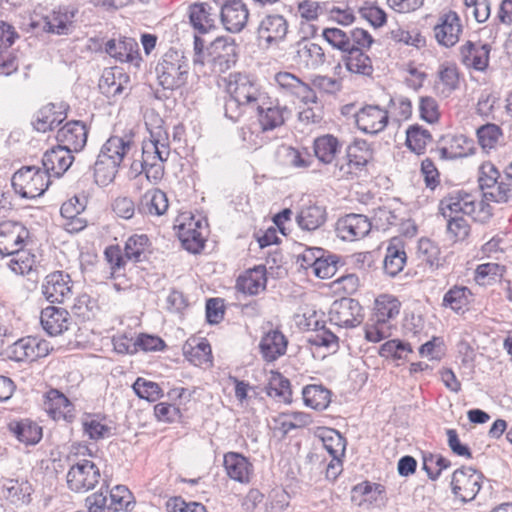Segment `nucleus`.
I'll list each match as a JSON object with an SVG mask.
<instances>
[{
  "label": "nucleus",
  "instance_id": "1",
  "mask_svg": "<svg viewBox=\"0 0 512 512\" xmlns=\"http://www.w3.org/2000/svg\"><path fill=\"white\" fill-rule=\"evenodd\" d=\"M226 89L230 98L224 106L225 116L233 121L240 117L241 107L254 109L258 104H264L268 95L255 80L241 73L229 76Z\"/></svg>",
  "mask_w": 512,
  "mask_h": 512
},
{
  "label": "nucleus",
  "instance_id": "2",
  "mask_svg": "<svg viewBox=\"0 0 512 512\" xmlns=\"http://www.w3.org/2000/svg\"><path fill=\"white\" fill-rule=\"evenodd\" d=\"M133 144L132 134L111 136L103 144L93 168L97 185L107 186L115 179L121 163Z\"/></svg>",
  "mask_w": 512,
  "mask_h": 512
},
{
  "label": "nucleus",
  "instance_id": "3",
  "mask_svg": "<svg viewBox=\"0 0 512 512\" xmlns=\"http://www.w3.org/2000/svg\"><path fill=\"white\" fill-rule=\"evenodd\" d=\"M189 69L185 53L171 48L161 57L155 72L159 85L164 89L175 90L186 84Z\"/></svg>",
  "mask_w": 512,
  "mask_h": 512
},
{
  "label": "nucleus",
  "instance_id": "4",
  "mask_svg": "<svg viewBox=\"0 0 512 512\" xmlns=\"http://www.w3.org/2000/svg\"><path fill=\"white\" fill-rule=\"evenodd\" d=\"M50 177L44 170L36 166H26L12 176V186L22 198L34 199L46 191Z\"/></svg>",
  "mask_w": 512,
  "mask_h": 512
},
{
  "label": "nucleus",
  "instance_id": "5",
  "mask_svg": "<svg viewBox=\"0 0 512 512\" xmlns=\"http://www.w3.org/2000/svg\"><path fill=\"white\" fill-rule=\"evenodd\" d=\"M207 61L214 72H225L237 61V45L231 37H217L207 47Z\"/></svg>",
  "mask_w": 512,
  "mask_h": 512
},
{
  "label": "nucleus",
  "instance_id": "6",
  "mask_svg": "<svg viewBox=\"0 0 512 512\" xmlns=\"http://www.w3.org/2000/svg\"><path fill=\"white\" fill-rule=\"evenodd\" d=\"M482 479V473L471 467L457 469L452 474V492L463 502L472 501L481 489Z\"/></svg>",
  "mask_w": 512,
  "mask_h": 512
},
{
  "label": "nucleus",
  "instance_id": "7",
  "mask_svg": "<svg viewBox=\"0 0 512 512\" xmlns=\"http://www.w3.org/2000/svg\"><path fill=\"white\" fill-rule=\"evenodd\" d=\"M362 307L352 298L335 300L329 309V321L340 328H353L362 322Z\"/></svg>",
  "mask_w": 512,
  "mask_h": 512
},
{
  "label": "nucleus",
  "instance_id": "8",
  "mask_svg": "<svg viewBox=\"0 0 512 512\" xmlns=\"http://www.w3.org/2000/svg\"><path fill=\"white\" fill-rule=\"evenodd\" d=\"M99 479V468L86 459L73 465L67 473L68 487L75 492H86L94 488Z\"/></svg>",
  "mask_w": 512,
  "mask_h": 512
},
{
  "label": "nucleus",
  "instance_id": "9",
  "mask_svg": "<svg viewBox=\"0 0 512 512\" xmlns=\"http://www.w3.org/2000/svg\"><path fill=\"white\" fill-rule=\"evenodd\" d=\"M254 109L257 110L258 123L263 132L282 126L291 115L287 106L280 105L278 100H272L269 95L264 104H258Z\"/></svg>",
  "mask_w": 512,
  "mask_h": 512
},
{
  "label": "nucleus",
  "instance_id": "10",
  "mask_svg": "<svg viewBox=\"0 0 512 512\" xmlns=\"http://www.w3.org/2000/svg\"><path fill=\"white\" fill-rule=\"evenodd\" d=\"M288 32L286 19L281 15H267L257 29V38L262 48L269 49L282 42Z\"/></svg>",
  "mask_w": 512,
  "mask_h": 512
},
{
  "label": "nucleus",
  "instance_id": "11",
  "mask_svg": "<svg viewBox=\"0 0 512 512\" xmlns=\"http://www.w3.org/2000/svg\"><path fill=\"white\" fill-rule=\"evenodd\" d=\"M73 283L68 274L55 271L48 274L42 284V294L50 303H63L72 295Z\"/></svg>",
  "mask_w": 512,
  "mask_h": 512
},
{
  "label": "nucleus",
  "instance_id": "12",
  "mask_svg": "<svg viewBox=\"0 0 512 512\" xmlns=\"http://www.w3.org/2000/svg\"><path fill=\"white\" fill-rule=\"evenodd\" d=\"M170 155V146L165 131L159 129L150 133V139L145 140L142 146V162L145 167L167 161Z\"/></svg>",
  "mask_w": 512,
  "mask_h": 512
},
{
  "label": "nucleus",
  "instance_id": "13",
  "mask_svg": "<svg viewBox=\"0 0 512 512\" xmlns=\"http://www.w3.org/2000/svg\"><path fill=\"white\" fill-rule=\"evenodd\" d=\"M357 127L367 134H378L383 131L389 120L388 111L378 105H366L355 114Z\"/></svg>",
  "mask_w": 512,
  "mask_h": 512
},
{
  "label": "nucleus",
  "instance_id": "14",
  "mask_svg": "<svg viewBox=\"0 0 512 512\" xmlns=\"http://www.w3.org/2000/svg\"><path fill=\"white\" fill-rule=\"evenodd\" d=\"M385 487L369 481L355 485L351 490V502L358 506L381 507L386 503Z\"/></svg>",
  "mask_w": 512,
  "mask_h": 512
},
{
  "label": "nucleus",
  "instance_id": "15",
  "mask_svg": "<svg viewBox=\"0 0 512 512\" xmlns=\"http://www.w3.org/2000/svg\"><path fill=\"white\" fill-rule=\"evenodd\" d=\"M275 82L280 89L295 96L306 105L318 102L314 89L290 72H278L275 75Z\"/></svg>",
  "mask_w": 512,
  "mask_h": 512
},
{
  "label": "nucleus",
  "instance_id": "16",
  "mask_svg": "<svg viewBox=\"0 0 512 512\" xmlns=\"http://www.w3.org/2000/svg\"><path fill=\"white\" fill-rule=\"evenodd\" d=\"M77 13L78 9L74 6H59L43 18V29L57 35H68L74 29Z\"/></svg>",
  "mask_w": 512,
  "mask_h": 512
},
{
  "label": "nucleus",
  "instance_id": "17",
  "mask_svg": "<svg viewBox=\"0 0 512 512\" xmlns=\"http://www.w3.org/2000/svg\"><path fill=\"white\" fill-rule=\"evenodd\" d=\"M88 129L84 122L73 120L67 122L56 134V139L61 146L70 152L81 151L87 142Z\"/></svg>",
  "mask_w": 512,
  "mask_h": 512
},
{
  "label": "nucleus",
  "instance_id": "18",
  "mask_svg": "<svg viewBox=\"0 0 512 512\" xmlns=\"http://www.w3.org/2000/svg\"><path fill=\"white\" fill-rule=\"evenodd\" d=\"M461 33V21L454 11H448L440 15L438 23L434 26L435 38L444 47L454 46L459 41Z\"/></svg>",
  "mask_w": 512,
  "mask_h": 512
},
{
  "label": "nucleus",
  "instance_id": "19",
  "mask_svg": "<svg viewBox=\"0 0 512 512\" xmlns=\"http://www.w3.org/2000/svg\"><path fill=\"white\" fill-rule=\"evenodd\" d=\"M29 237L28 229L21 223L15 221H4L0 223V254L2 256L12 253L16 249L25 246Z\"/></svg>",
  "mask_w": 512,
  "mask_h": 512
},
{
  "label": "nucleus",
  "instance_id": "20",
  "mask_svg": "<svg viewBox=\"0 0 512 512\" xmlns=\"http://www.w3.org/2000/svg\"><path fill=\"white\" fill-rule=\"evenodd\" d=\"M371 230L369 219L361 214H348L336 223V233L344 241H356L365 237Z\"/></svg>",
  "mask_w": 512,
  "mask_h": 512
},
{
  "label": "nucleus",
  "instance_id": "21",
  "mask_svg": "<svg viewBox=\"0 0 512 512\" xmlns=\"http://www.w3.org/2000/svg\"><path fill=\"white\" fill-rule=\"evenodd\" d=\"M43 409L56 421L72 422L75 418L74 405L57 389H50L46 392Z\"/></svg>",
  "mask_w": 512,
  "mask_h": 512
},
{
  "label": "nucleus",
  "instance_id": "22",
  "mask_svg": "<svg viewBox=\"0 0 512 512\" xmlns=\"http://www.w3.org/2000/svg\"><path fill=\"white\" fill-rule=\"evenodd\" d=\"M439 210L444 218L455 215L470 216L476 210V201L471 194L457 192L443 198L440 201Z\"/></svg>",
  "mask_w": 512,
  "mask_h": 512
},
{
  "label": "nucleus",
  "instance_id": "23",
  "mask_svg": "<svg viewBox=\"0 0 512 512\" xmlns=\"http://www.w3.org/2000/svg\"><path fill=\"white\" fill-rule=\"evenodd\" d=\"M73 161L72 152L59 144L44 153L42 165L49 177H60L70 168Z\"/></svg>",
  "mask_w": 512,
  "mask_h": 512
},
{
  "label": "nucleus",
  "instance_id": "24",
  "mask_svg": "<svg viewBox=\"0 0 512 512\" xmlns=\"http://www.w3.org/2000/svg\"><path fill=\"white\" fill-rule=\"evenodd\" d=\"M490 51L489 44L467 41L460 47V61L468 68L484 71L489 64Z\"/></svg>",
  "mask_w": 512,
  "mask_h": 512
},
{
  "label": "nucleus",
  "instance_id": "25",
  "mask_svg": "<svg viewBox=\"0 0 512 512\" xmlns=\"http://www.w3.org/2000/svg\"><path fill=\"white\" fill-rule=\"evenodd\" d=\"M205 227L200 220L191 218L188 222L179 225L178 237L185 250L192 254L199 253L205 244L203 231Z\"/></svg>",
  "mask_w": 512,
  "mask_h": 512
},
{
  "label": "nucleus",
  "instance_id": "26",
  "mask_svg": "<svg viewBox=\"0 0 512 512\" xmlns=\"http://www.w3.org/2000/svg\"><path fill=\"white\" fill-rule=\"evenodd\" d=\"M221 21L225 29L232 33L240 32L246 25L249 12L241 1H226L221 7Z\"/></svg>",
  "mask_w": 512,
  "mask_h": 512
},
{
  "label": "nucleus",
  "instance_id": "27",
  "mask_svg": "<svg viewBox=\"0 0 512 512\" xmlns=\"http://www.w3.org/2000/svg\"><path fill=\"white\" fill-rule=\"evenodd\" d=\"M40 322L47 334L57 336L68 330L71 318L64 308L48 306L42 309Z\"/></svg>",
  "mask_w": 512,
  "mask_h": 512
},
{
  "label": "nucleus",
  "instance_id": "28",
  "mask_svg": "<svg viewBox=\"0 0 512 512\" xmlns=\"http://www.w3.org/2000/svg\"><path fill=\"white\" fill-rule=\"evenodd\" d=\"M224 467L227 475L242 484L250 482L253 465L240 453L228 452L224 455Z\"/></svg>",
  "mask_w": 512,
  "mask_h": 512
},
{
  "label": "nucleus",
  "instance_id": "29",
  "mask_svg": "<svg viewBox=\"0 0 512 512\" xmlns=\"http://www.w3.org/2000/svg\"><path fill=\"white\" fill-rule=\"evenodd\" d=\"M105 51L120 62L138 65L140 60L138 44L132 38L111 39L106 43Z\"/></svg>",
  "mask_w": 512,
  "mask_h": 512
},
{
  "label": "nucleus",
  "instance_id": "30",
  "mask_svg": "<svg viewBox=\"0 0 512 512\" xmlns=\"http://www.w3.org/2000/svg\"><path fill=\"white\" fill-rule=\"evenodd\" d=\"M406 260L404 243L399 238H392L386 249L383 262L384 272L391 277L398 275L403 270Z\"/></svg>",
  "mask_w": 512,
  "mask_h": 512
},
{
  "label": "nucleus",
  "instance_id": "31",
  "mask_svg": "<svg viewBox=\"0 0 512 512\" xmlns=\"http://www.w3.org/2000/svg\"><path fill=\"white\" fill-rule=\"evenodd\" d=\"M168 198L160 189H151L144 193L137 210L142 215L162 216L168 210Z\"/></svg>",
  "mask_w": 512,
  "mask_h": 512
},
{
  "label": "nucleus",
  "instance_id": "32",
  "mask_svg": "<svg viewBox=\"0 0 512 512\" xmlns=\"http://www.w3.org/2000/svg\"><path fill=\"white\" fill-rule=\"evenodd\" d=\"M93 495H101L105 499V505L103 506L102 512H119L127 511L132 504V493L126 486L117 485L109 492L105 493L101 490L99 493Z\"/></svg>",
  "mask_w": 512,
  "mask_h": 512
},
{
  "label": "nucleus",
  "instance_id": "33",
  "mask_svg": "<svg viewBox=\"0 0 512 512\" xmlns=\"http://www.w3.org/2000/svg\"><path fill=\"white\" fill-rule=\"evenodd\" d=\"M66 117L65 111L61 107L51 103L37 112L32 124L35 130L45 133L61 124Z\"/></svg>",
  "mask_w": 512,
  "mask_h": 512
},
{
  "label": "nucleus",
  "instance_id": "34",
  "mask_svg": "<svg viewBox=\"0 0 512 512\" xmlns=\"http://www.w3.org/2000/svg\"><path fill=\"white\" fill-rule=\"evenodd\" d=\"M287 339L282 332L271 330L261 339L259 347L263 358L272 362L284 355L287 349Z\"/></svg>",
  "mask_w": 512,
  "mask_h": 512
},
{
  "label": "nucleus",
  "instance_id": "35",
  "mask_svg": "<svg viewBox=\"0 0 512 512\" xmlns=\"http://www.w3.org/2000/svg\"><path fill=\"white\" fill-rule=\"evenodd\" d=\"M471 290L464 285H454L444 294L442 307L449 308L457 314H462L472 301Z\"/></svg>",
  "mask_w": 512,
  "mask_h": 512
},
{
  "label": "nucleus",
  "instance_id": "36",
  "mask_svg": "<svg viewBox=\"0 0 512 512\" xmlns=\"http://www.w3.org/2000/svg\"><path fill=\"white\" fill-rule=\"evenodd\" d=\"M266 282L265 268L259 266L239 276L236 282V288L244 294L256 295L265 289Z\"/></svg>",
  "mask_w": 512,
  "mask_h": 512
},
{
  "label": "nucleus",
  "instance_id": "37",
  "mask_svg": "<svg viewBox=\"0 0 512 512\" xmlns=\"http://www.w3.org/2000/svg\"><path fill=\"white\" fill-rule=\"evenodd\" d=\"M326 209L317 204H308L301 208L296 221L303 230L312 231L321 227L326 221Z\"/></svg>",
  "mask_w": 512,
  "mask_h": 512
},
{
  "label": "nucleus",
  "instance_id": "38",
  "mask_svg": "<svg viewBox=\"0 0 512 512\" xmlns=\"http://www.w3.org/2000/svg\"><path fill=\"white\" fill-rule=\"evenodd\" d=\"M400 311V302L393 296L383 294L376 298L374 306V314L371 321H375L380 325L395 318Z\"/></svg>",
  "mask_w": 512,
  "mask_h": 512
},
{
  "label": "nucleus",
  "instance_id": "39",
  "mask_svg": "<svg viewBox=\"0 0 512 512\" xmlns=\"http://www.w3.org/2000/svg\"><path fill=\"white\" fill-rule=\"evenodd\" d=\"M127 78L120 71L108 69L102 74L98 86L103 95L109 99L116 100L125 89L122 80L127 81Z\"/></svg>",
  "mask_w": 512,
  "mask_h": 512
},
{
  "label": "nucleus",
  "instance_id": "40",
  "mask_svg": "<svg viewBox=\"0 0 512 512\" xmlns=\"http://www.w3.org/2000/svg\"><path fill=\"white\" fill-rule=\"evenodd\" d=\"M5 256L9 257L6 265L9 269L17 275H25L32 271L35 263L36 256L30 250L25 249L24 246L16 249L12 253Z\"/></svg>",
  "mask_w": 512,
  "mask_h": 512
},
{
  "label": "nucleus",
  "instance_id": "41",
  "mask_svg": "<svg viewBox=\"0 0 512 512\" xmlns=\"http://www.w3.org/2000/svg\"><path fill=\"white\" fill-rule=\"evenodd\" d=\"M459 71L454 64H442L438 71L436 88L444 97H448L459 88Z\"/></svg>",
  "mask_w": 512,
  "mask_h": 512
},
{
  "label": "nucleus",
  "instance_id": "42",
  "mask_svg": "<svg viewBox=\"0 0 512 512\" xmlns=\"http://www.w3.org/2000/svg\"><path fill=\"white\" fill-rule=\"evenodd\" d=\"M206 3H195L189 8V18L193 27L199 33H206L214 27L215 18Z\"/></svg>",
  "mask_w": 512,
  "mask_h": 512
},
{
  "label": "nucleus",
  "instance_id": "43",
  "mask_svg": "<svg viewBox=\"0 0 512 512\" xmlns=\"http://www.w3.org/2000/svg\"><path fill=\"white\" fill-rule=\"evenodd\" d=\"M343 61L348 71L356 74L371 75L373 66L371 59L360 48H351L343 56Z\"/></svg>",
  "mask_w": 512,
  "mask_h": 512
},
{
  "label": "nucleus",
  "instance_id": "44",
  "mask_svg": "<svg viewBox=\"0 0 512 512\" xmlns=\"http://www.w3.org/2000/svg\"><path fill=\"white\" fill-rule=\"evenodd\" d=\"M306 406L315 410H324L331 401V393L322 385H307L302 391Z\"/></svg>",
  "mask_w": 512,
  "mask_h": 512
},
{
  "label": "nucleus",
  "instance_id": "45",
  "mask_svg": "<svg viewBox=\"0 0 512 512\" xmlns=\"http://www.w3.org/2000/svg\"><path fill=\"white\" fill-rule=\"evenodd\" d=\"M299 64L307 69H317L325 63L323 48L316 43H307L297 51Z\"/></svg>",
  "mask_w": 512,
  "mask_h": 512
},
{
  "label": "nucleus",
  "instance_id": "46",
  "mask_svg": "<svg viewBox=\"0 0 512 512\" xmlns=\"http://www.w3.org/2000/svg\"><path fill=\"white\" fill-rule=\"evenodd\" d=\"M340 144L336 137L327 134L320 136L314 141L315 156L325 164H330L339 151Z\"/></svg>",
  "mask_w": 512,
  "mask_h": 512
},
{
  "label": "nucleus",
  "instance_id": "47",
  "mask_svg": "<svg viewBox=\"0 0 512 512\" xmlns=\"http://www.w3.org/2000/svg\"><path fill=\"white\" fill-rule=\"evenodd\" d=\"M324 448L333 457H343L346 449V439L335 429L323 428L318 433Z\"/></svg>",
  "mask_w": 512,
  "mask_h": 512
},
{
  "label": "nucleus",
  "instance_id": "48",
  "mask_svg": "<svg viewBox=\"0 0 512 512\" xmlns=\"http://www.w3.org/2000/svg\"><path fill=\"white\" fill-rule=\"evenodd\" d=\"M81 422L84 434L91 440L104 439L111 434V427L99 415L87 414Z\"/></svg>",
  "mask_w": 512,
  "mask_h": 512
},
{
  "label": "nucleus",
  "instance_id": "49",
  "mask_svg": "<svg viewBox=\"0 0 512 512\" xmlns=\"http://www.w3.org/2000/svg\"><path fill=\"white\" fill-rule=\"evenodd\" d=\"M6 497L12 503L28 504L33 491L31 484L26 480L8 479L4 483Z\"/></svg>",
  "mask_w": 512,
  "mask_h": 512
},
{
  "label": "nucleus",
  "instance_id": "50",
  "mask_svg": "<svg viewBox=\"0 0 512 512\" xmlns=\"http://www.w3.org/2000/svg\"><path fill=\"white\" fill-rule=\"evenodd\" d=\"M184 354L195 366H202L204 364L211 363V346L206 339H201L194 345L192 343H187L184 346Z\"/></svg>",
  "mask_w": 512,
  "mask_h": 512
},
{
  "label": "nucleus",
  "instance_id": "51",
  "mask_svg": "<svg viewBox=\"0 0 512 512\" xmlns=\"http://www.w3.org/2000/svg\"><path fill=\"white\" fill-rule=\"evenodd\" d=\"M466 142L464 136L446 135L439 141L438 151L441 158L456 159L466 155L462 143Z\"/></svg>",
  "mask_w": 512,
  "mask_h": 512
},
{
  "label": "nucleus",
  "instance_id": "52",
  "mask_svg": "<svg viewBox=\"0 0 512 512\" xmlns=\"http://www.w3.org/2000/svg\"><path fill=\"white\" fill-rule=\"evenodd\" d=\"M430 141L431 134L421 126L413 125L406 131V145L416 154H422Z\"/></svg>",
  "mask_w": 512,
  "mask_h": 512
},
{
  "label": "nucleus",
  "instance_id": "53",
  "mask_svg": "<svg viewBox=\"0 0 512 512\" xmlns=\"http://www.w3.org/2000/svg\"><path fill=\"white\" fill-rule=\"evenodd\" d=\"M484 197L497 203L512 201V176L507 173L495 186L484 192Z\"/></svg>",
  "mask_w": 512,
  "mask_h": 512
},
{
  "label": "nucleus",
  "instance_id": "54",
  "mask_svg": "<svg viewBox=\"0 0 512 512\" xmlns=\"http://www.w3.org/2000/svg\"><path fill=\"white\" fill-rule=\"evenodd\" d=\"M149 245V238L145 234L132 235L125 243V258L134 262L142 261Z\"/></svg>",
  "mask_w": 512,
  "mask_h": 512
},
{
  "label": "nucleus",
  "instance_id": "55",
  "mask_svg": "<svg viewBox=\"0 0 512 512\" xmlns=\"http://www.w3.org/2000/svg\"><path fill=\"white\" fill-rule=\"evenodd\" d=\"M132 388L139 398L149 402H155L163 396V391L157 383L146 380L142 377H138L136 379Z\"/></svg>",
  "mask_w": 512,
  "mask_h": 512
},
{
  "label": "nucleus",
  "instance_id": "56",
  "mask_svg": "<svg viewBox=\"0 0 512 512\" xmlns=\"http://www.w3.org/2000/svg\"><path fill=\"white\" fill-rule=\"evenodd\" d=\"M346 155L349 161L355 162L362 169L372 157L369 144L364 140H357L347 147Z\"/></svg>",
  "mask_w": 512,
  "mask_h": 512
},
{
  "label": "nucleus",
  "instance_id": "57",
  "mask_svg": "<svg viewBox=\"0 0 512 512\" xmlns=\"http://www.w3.org/2000/svg\"><path fill=\"white\" fill-rule=\"evenodd\" d=\"M13 431L18 440L25 444H36L42 437L41 427L32 422L17 423Z\"/></svg>",
  "mask_w": 512,
  "mask_h": 512
},
{
  "label": "nucleus",
  "instance_id": "58",
  "mask_svg": "<svg viewBox=\"0 0 512 512\" xmlns=\"http://www.w3.org/2000/svg\"><path fill=\"white\" fill-rule=\"evenodd\" d=\"M9 357L17 362L35 361L33 354L32 337L17 340L9 346Z\"/></svg>",
  "mask_w": 512,
  "mask_h": 512
},
{
  "label": "nucleus",
  "instance_id": "59",
  "mask_svg": "<svg viewBox=\"0 0 512 512\" xmlns=\"http://www.w3.org/2000/svg\"><path fill=\"white\" fill-rule=\"evenodd\" d=\"M324 39L336 49L346 53L351 49L350 32L347 33L339 28H326L322 33Z\"/></svg>",
  "mask_w": 512,
  "mask_h": 512
},
{
  "label": "nucleus",
  "instance_id": "60",
  "mask_svg": "<svg viewBox=\"0 0 512 512\" xmlns=\"http://www.w3.org/2000/svg\"><path fill=\"white\" fill-rule=\"evenodd\" d=\"M501 135V129L495 124H486L477 130L478 141L483 149L495 147Z\"/></svg>",
  "mask_w": 512,
  "mask_h": 512
},
{
  "label": "nucleus",
  "instance_id": "61",
  "mask_svg": "<svg viewBox=\"0 0 512 512\" xmlns=\"http://www.w3.org/2000/svg\"><path fill=\"white\" fill-rule=\"evenodd\" d=\"M450 466V460L440 454L425 457L423 461V468L431 480H436L440 476L441 471L448 469Z\"/></svg>",
  "mask_w": 512,
  "mask_h": 512
},
{
  "label": "nucleus",
  "instance_id": "62",
  "mask_svg": "<svg viewBox=\"0 0 512 512\" xmlns=\"http://www.w3.org/2000/svg\"><path fill=\"white\" fill-rule=\"evenodd\" d=\"M466 13L471 14L478 23L488 20L491 13L489 0H464Z\"/></svg>",
  "mask_w": 512,
  "mask_h": 512
},
{
  "label": "nucleus",
  "instance_id": "63",
  "mask_svg": "<svg viewBox=\"0 0 512 512\" xmlns=\"http://www.w3.org/2000/svg\"><path fill=\"white\" fill-rule=\"evenodd\" d=\"M447 220V232L456 240H464L470 232V225L461 215L445 218Z\"/></svg>",
  "mask_w": 512,
  "mask_h": 512
},
{
  "label": "nucleus",
  "instance_id": "64",
  "mask_svg": "<svg viewBox=\"0 0 512 512\" xmlns=\"http://www.w3.org/2000/svg\"><path fill=\"white\" fill-rule=\"evenodd\" d=\"M419 113L421 119L424 121L430 124L436 123L440 117L439 106L436 99L431 96L421 97L419 100Z\"/></svg>",
  "mask_w": 512,
  "mask_h": 512
}]
</instances>
